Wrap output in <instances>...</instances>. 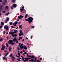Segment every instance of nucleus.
Segmentation results:
<instances>
[{
  "label": "nucleus",
  "mask_w": 62,
  "mask_h": 62,
  "mask_svg": "<svg viewBox=\"0 0 62 62\" xmlns=\"http://www.w3.org/2000/svg\"><path fill=\"white\" fill-rule=\"evenodd\" d=\"M18 41V39H17V38L16 37L14 38L13 39H10L8 41V43L11 45H14L15 44V43L13 42V41Z\"/></svg>",
  "instance_id": "nucleus-1"
},
{
  "label": "nucleus",
  "mask_w": 62,
  "mask_h": 62,
  "mask_svg": "<svg viewBox=\"0 0 62 62\" xmlns=\"http://www.w3.org/2000/svg\"><path fill=\"white\" fill-rule=\"evenodd\" d=\"M28 23L29 22V23H32L33 20V18H32V17H29L28 19Z\"/></svg>",
  "instance_id": "nucleus-2"
},
{
  "label": "nucleus",
  "mask_w": 62,
  "mask_h": 62,
  "mask_svg": "<svg viewBox=\"0 0 62 62\" xmlns=\"http://www.w3.org/2000/svg\"><path fill=\"white\" fill-rule=\"evenodd\" d=\"M4 29H6V31H8V27L7 26H5V27H4Z\"/></svg>",
  "instance_id": "nucleus-3"
},
{
  "label": "nucleus",
  "mask_w": 62,
  "mask_h": 62,
  "mask_svg": "<svg viewBox=\"0 0 62 62\" xmlns=\"http://www.w3.org/2000/svg\"><path fill=\"white\" fill-rule=\"evenodd\" d=\"M17 23H18L16 21L14 23H13V24L14 25V26H16V25H17Z\"/></svg>",
  "instance_id": "nucleus-4"
},
{
  "label": "nucleus",
  "mask_w": 62,
  "mask_h": 62,
  "mask_svg": "<svg viewBox=\"0 0 62 62\" xmlns=\"http://www.w3.org/2000/svg\"><path fill=\"white\" fill-rule=\"evenodd\" d=\"M11 59L13 61H14L15 60V57L13 56H12L11 57Z\"/></svg>",
  "instance_id": "nucleus-5"
},
{
  "label": "nucleus",
  "mask_w": 62,
  "mask_h": 62,
  "mask_svg": "<svg viewBox=\"0 0 62 62\" xmlns=\"http://www.w3.org/2000/svg\"><path fill=\"white\" fill-rule=\"evenodd\" d=\"M17 6V4H14L13 5V8H15V7H16Z\"/></svg>",
  "instance_id": "nucleus-6"
},
{
  "label": "nucleus",
  "mask_w": 62,
  "mask_h": 62,
  "mask_svg": "<svg viewBox=\"0 0 62 62\" xmlns=\"http://www.w3.org/2000/svg\"><path fill=\"white\" fill-rule=\"evenodd\" d=\"M5 46H3V47H2L1 48V50H4L5 49Z\"/></svg>",
  "instance_id": "nucleus-7"
},
{
  "label": "nucleus",
  "mask_w": 62,
  "mask_h": 62,
  "mask_svg": "<svg viewBox=\"0 0 62 62\" xmlns=\"http://www.w3.org/2000/svg\"><path fill=\"white\" fill-rule=\"evenodd\" d=\"M17 36H18V35L17 34H14V35H13V37H16Z\"/></svg>",
  "instance_id": "nucleus-8"
},
{
  "label": "nucleus",
  "mask_w": 62,
  "mask_h": 62,
  "mask_svg": "<svg viewBox=\"0 0 62 62\" xmlns=\"http://www.w3.org/2000/svg\"><path fill=\"white\" fill-rule=\"evenodd\" d=\"M3 7V5H1L0 6V9L1 10H2V8Z\"/></svg>",
  "instance_id": "nucleus-9"
},
{
  "label": "nucleus",
  "mask_w": 62,
  "mask_h": 62,
  "mask_svg": "<svg viewBox=\"0 0 62 62\" xmlns=\"http://www.w3.org/2000/svg\"><path fill=\"white\" fill-rule=\"evenodd\" d=\"M0 24L1 25H4V23L3 22H1V23Z\"/></svg>",
  "instance_id": "nucleus-10"
},
{
  "label": "nucleus",
  "mask_w": 62,
  "mask_h": 62,
  "mask_svg": "<svg viewBox=\"0 0 62 62\" xmlns=\"http://www.w3.org/2000/svg\"><path fill=\"white\" fill-rule=\"evenodd\" d=\"M23 48H24V49H25L26 50H27V48L26 47V46H24V47H23Z\"/></svg>",
  "instance_id": "nucleus-11"
},
{
  "label": "nucleus",
  "mask_w": 62,
  "mask_h": 62,
  "mask_svg": "<svg viewBox=\"0 0 62 62\" xmlns=\"http://www.w3.org/2000/svg\"><path fill=\"white\" fill-rule=\"evenodd\" d=\"M29 61H31V62H34V59H32L31 60H30Z\"/></svg>",
  "instance_id": "nucleus-12"
},
{
  "label": "nucleus",
  "mask_w": 62,
  "mask_h": 62,
  "mask_svg": "<svg viewBox=\"0 0 62 62\" xmlns=\"http://www.w3.org/2000/svg\"><path fill=\"white\" fill-rule=\"evenodd\" d=\"M28 16V15H27V14H26L25 16V18H27Z\"/></svg>",
  "instance_id": "nucleus-13"
},
{
  "label": "nucleus",
  "mask_w": 62,
  "mask_h": 62,
  "mask_svg": "<svg viewBox=\"0 0 62 62\" xmlns=\"http://www.w3.org/2000/svg\"><path fill=\"white\" fill-rule=\"evenodd\" d=\"M22 25H20L19 26V28H21V29H22Z\"/></svg>",
  "instance_id": "nucleus-14"
},
{
  "label": "nucleus",
  "mask_w": 62,
  "mask_h": 62,
  "mask_svg": "<svg viewBox=\"0 0 62 62\" xmlns=\"http://www.w3.org/2000/svg\"><path fill=\"white\" fill-rule=\"evenodd\" d=\"M18 19H19L20 20H21V19H22V17H21L20 16H18Z\"/></svg>",
  "instance_id": "nucleus-15"
},
{
  "label": "nucleus",
  "mask_w": 62,
  "mask_h": 62,
  "mask_svg": "<svg viewBox=\"0 0 62 62\" xmlns=\"http://www.w3.org/2000/svg\"><path fill=\"white\" fill-rule=\"evenodd\" d=\"M9 50V51H11V48H10V47H9L8 48Z\"/></svg>",
  "instance_id": "nucleus-16"
},
{
  "label": "nucleus",
  "mask_w": 62,
  "mask_h": 62,
  "mask_svg": "<svg viewBox=\"0 0 62 62\" xmlns=\"http://www.w3.org/2000/svg\"><path fill=\"white\" fill-rule=\"evenodd\" d=\"M9 13H10L9 12H8L7 13L5 14V15H6V16H8V14H9Z\"/></svg>",
  "instance_id": "nucleus-17"
},
{
  "label": "nucleus",
  "mask_w": 62,
  "mask_h": 62,
  "mask_svg": "<svg viewBox=\"0 0 62 62\" xmlns=\"http://www.w3.org/2000/svg\"><path fill=\"white\" fill-rule=\"evenodd\" d=\"M24 59H25V60H26V61H28V59L27 58L25 57L24 58Z\"/></svg>",
  "instance_id": "nucleus-18"
},
{
  "label": "nucleus",
  "mask_w": 62,
  "mask_h": 62,
  "mask_svg": "<svg viewBox=\"0 0 62 62\" xmlns=\"http://www.w3.org/2000/svg\"><path fill=\"white\" fill-rule=\"evenodd\" d=\"M18 55H19V56H21V54L20 53V52H19V51H18Z\"/></svg>",
  "instance_id": "nucleus-19"
},
{
  "label": "nucleus",
  "mask_w": 62,
  "mask_h": 62,
  "mask_svg": "<svg viewBox=\"0 0 62 62\" xmlns=\"http://www.w3.org/2000/svg\"><path fill=\"white\" fill-rule=\"evenodd\" d=\"M14 32H12V33H11V34L12 37H13V35H14Z\"/></svg>",
  "instance_id": "nucleus-20"
},
{
  "label": "nucleus",
  "mask_w": 62,
  "mask_h": 62,
  "mask_svg": "<svg viewBox=\"0 0 62 62\" xmlns=\"http://www.w3.org/2000/svg\"><path fill=\"white\" fill-rule=\"evenodd\" d=\"M21 39H22V37H20L19 38L18 40H20Z\"/></svg>",
  "instance_id": "nucleus-21"
},
{
  "label": "nucleus",
  "mask_w": 62,
  "mask_h": 62,
  "mask_svg": "<svg viewBox=\"0 0 62 62\" xmlns=\"http://www.w3.org/2000/svg\"><path fill=\"white\" fill-rule=\"evenodd\" d=\"M35 58V56H31V58Z\"/></svg>",
  "instance_id": "nucleus-22"
},
{
  "label": "nucleus",
  "mask_w": 62,
  "mask_h": 62,
  "mask_svg": "<svg viewBox=\"0 0 62 62\" xmlns=\"http://www.w3.org/2000/svg\"><path fill=\"white\" fill-rule=\"evenodd\" d=\"M12 22H9V24H10V25H12Z\"/></svg>",
  "instance_id": "nucleus-23"
},
{
  "label": "nucleus",
  "mask_w": 62,
  "mask_h": 62,
  "mask_svg": "<svg viewBox=\"0 0 62 62\" xmlns=\"http://www.w3.org/2000/svg\"><path fill=\"white\" fill-rule=\"evenodd\" d=\"M9 52H7L6 54H5V56H7L8 54V53Z\"/></svg>",
  "instance_id": "nucleus-24"
},
{
  "label": "nucleus",
  "mask_w": 62,
  "mask_h": 62,
  "mask_svg": "<svg viewBox=\"0 0 62 62\" xmlns=\"http://www.w3.org/2000/svg\"><path fill=\"white\" fill-rule=\"evenodd\" d=\"M3 41V39L2 38H1L0 39V41L2 42Z\"/></svg>",
  "instance_id": "nucleus-25"
},
{
  "label": "nucleus",
  "mask_w": 62,
  "mask_h": 62,
  "mask_svg": "<svg viewBox=\"0 0 62 62\" xmlns=\"http://www.w3.org/2000/svg\"><path fill=\"white\" fill-rule=\"evenodd\" d=\"M17 50L18 51H20V48H19V47H17Z\"/></svg>",
  "instance_id": "nucleus-26"
},
{
  "label": "nucleus",
  "mask_w": 62,
  "mask_h": 62,
  "mask_svg": "<svg viewBox=\"0 0 62 62\" xmlns=\"http://www.w3.org/2000/svg\"><path fill=\"white\" fill-rule=\"evenodd\" d=\"M6 59H7V57H5L3 58V60H5V59L6 60Z\"/></svg>",
  "instance_id": "nucleus-27"
},
{
  "label": "nucleus",
  "mask_w": 62,
  "mask_h": 62,
  "mask_svg": "<svg viewBox=\"0 0 62 62\" xmlns=\"http://www.w3.org/2000/svg\"><path fill=\"white\" fill-rule=\"evenodd\" d=\"M12 2H13V3H14L15 2V0H12Z\"/></svg>",
  "instance_id": "nucleus-28"
},
{
  "label": "nucleus",
  "mask_w": 62,
  "mask_h": 62,
  "mask_svg": "<svg viewBox=\"0 0 62 62\" xmlns=\"http://www.w3.org/2000/svg\"><path fill=\"white\" fill-rule=\"evenodd\" d=\"M6 45L7 47L8 48V43H6Z\"/></svg>",
  "instance_id": "nucleus-29"
},
{
  "label": "nucleus",
  "mask_w": 62,
  "mask_h": 62,
  "mask_svg": "<svg viewBox=\"0 0 62 62\" xmlns=\"http://www.w3.org/2000/svg\"><path fill=\"white\" fill-rule=\"evenodd\" d=\"M6 20L8 21L9 20V18L8 17H7L6 19Z\"/></svg>",
  "instance_id": "nucleus-30"
},
{
  "label": "nucleus",
  "mask_w": 62,
  "mask_h": 62,
  "mask_svg": "<svg viewBox=\"0 0 62 62\" xmlns=\"http://www.w3.org/2000/svg\"><path fill=\"white\" fill-rule=\"evenodd\" d=\"M13 32H14V33H17V32H18V31H16L14 30V31Z\"/></svg>",
  "instance_id": "nucleus-31"
},
{
  "label": "nucleus",
  "mask_w": 62,
  "mask_h": 62,
  "mask_svg": "<svg viewBox=\"0 0 62 62\" xmlns=\"http://www.w3.org/2000/svg\"><path fill=\"white\" fill-rule=\"evenodd\" d=\"M8 21H7V20H5V21H4V22L5 23H8Z\"/></svg>",
  "instance_id": "nucleus-32"
},
{
  "label": "nucleus",
  "mask_w": 62,
  "mask_h": 62,
  "mask_svg": "<svg viewBox=\"0 0 62 62\" xmlns=\"http://www.w3.org/2000/svg\"><path fill=\"white\" fill-rule=\"evenodd\" d=\"M23 44H21L20 45V47H22L23 46Z\"/></svg>",
  "instance_id": "nucleus-33"
},
{
  "label": "nucleus",
  "mask_w": 62,
  "mask_h": 62,
  "mask_svg": "<svg viewBox=\"0 0 62 62\" xmlns=\"http://www.w3.org/2000/svg\"><path fill=\"white\" fill-rule=\"evenodd\" d=\"M19 37H21V34L20 33L19 34Z\"/></svg>",
  "instance_id": "nucleus-34"
},
{
  "label": "nucleus",
  "mask_w": 62,
  "mask_h": 62,
  "mask_svg": "<svg viewBox=\"0 0 62 62\" xmlns=\"http://www.w3.org/2000/svg\"><path fill=\"white\" fill-rule=\"evenodd\" d=\"M4 2H5L6 3H7L8 2V1H7V0H4Z\"/></svg>",
  "instance_id": "nucleus-35"
},
{
  "label": "nucleus",
  "mask_w": 62,
  "mask_h": 62,
  "mask_svg": "<svg viewBox=\"0 0 62 62\" xmlns=\"http://www.w3.org/2000/svg\"><path fill=\"white\" fill-rule=\"evenodd\" d=\"M2 5H5V3L4 2H3L2 3Z\"/></svg>",
  "instance_id": "nucleus-36"
},
{
  "label": "nucleus",
  "mask_w": 62,
  "mask_h": 62,
  "mask_svg": "<svg viewBox=\"0 0 62 62\" xmlns=\"http://www.w3.org/2000/svg\"><path fill=\"white\" fill-rule=\"evenodd\" d=\"M5 8L7 9H8V6H6L5 7Z\"/></svg>",
  "instance_id": "nucleus-37"
},
{
  "label": "nucleus",
  "mask_w": 62,
  "mask_h": 62,
  "mask_svg": "<svg viewBox=\"0 0 62 62\" xmlns=\"http://www.w3.org/2000/svg\"><path fill=\"white\" fill-rule=\"evenodd\" d=\"M2 27H3V25H1L0 26V29H1L2 28Z\"/></svg>",
  "instance_id": "nucleus-38"
},
{
  "label": "nucleus",
  "mask_w": 62,
  "mask_h": 62,
  "mask_svg": "<svg viewBox=\"0 0 62 62\" xmlns=\"http://www.w3.org/2000/svg\"><path fill=\"white\" fill-rule=\"evenodd\" d=\"M20 48L21 50H22V49H23V47L22 46H20Z\"/></svg>",
  "instance_id": "nucleus-39"
},
{
  "label": "nucleus",
  "mask_w": 62,
  "mask_h": 62,
  "mask_svg": "<svg viewBox=\"0 0 62 62\" xmlns=\"http://www.w3.org/2000/svg\"><path fill=\"white\" fill-rule=\"evenodd\" d=\"M12 54H10V57H12Z\"/></svg>",
  "instance_id": "nucleus-40"
},
{
  "label": "nucleus",
  "mask_w": 62,
  "mask_h": 62,
  "mask_svg": "<svg viewBox=\"0 0 62 62\" xmlns=\"http://www.w3.org/2000/svg\"><path fill=\"white\" fill-rule=\"evenodd\" d=\"M20 33H23V31H22V30H21L20 31Z\"/></svg>",
  "instance_id": "nucleus-41"
},
{
  "label": "nucleus",
  "mask_w": 62,
  "mask_h": 62,
  "mask_svg": "<svg viewBox=\"0 0 62 62\" xmlns=\"http://www.w3.org/2000/svg\"><path fill=\"white\" fill-rule=\"evenodd\" d=\"M20 16L21 18H22L23 17V16H22V15H20Z\"/></svg>",
  "instance_id": "nucleus-42"
},
{
  "label": "nucleus",
  "mask_w": 62,
  "mask_h": 62,
  "mask_svg": "<svg viewBox=\"0 0 62 62\" xmlns=\"http://www.w3.org/2000/svg\"><path fill=\"white\" fill-rule=\"evenodd\" d=\"M6 11H2V13H5L6 12Z\"/></svg>",
  "instance_id": "nucleus-43"
},
{
  "label": "nucleus",
  "mask_w": 62,
  "mask_h": 62,
  "mask_svg": "<svg viewBox=\"0 0 62 62\" xmlns=\"http://www.w3.org/2000/svg\"><path fill=\"white\" fill-rule=\"evenodd\" d=\"M25 11H23V13H25Z\"/></svg>",
  "instance_id": "nucleus-44"
},
{
  "label": "nucleus",
  "mask_w": 62,
  "mask_h": 62,
  "mask_svg": "<svg viewBox=\"0 0 62 62\" xmlns=\"http://www.w3.org/2000/svg\"><path fill=\"white\" fill-rule=\"evenodd\" d=\"M11 27L12 28H15V27H14L13 26H11Z\"/></svg>",
  "instance_id": "nucleus-45"
},
{
  "label": "nucleus",
  "mask_w": 62,
  "mask_h": 62,
  "mask_svg": "<svg viewBox=\"0 0 62 62\" xmlns=\"http://www.w3.org/2000/svg\"><path fill=\"white\" fill-rule=\"evenodd\" d=\"M3 32V34L4 35H5V34H6V31H4Z\"/></svg>",
  "instance_id": "nucleus-46"
},
{
  "label": "nucleus",
  "mask_w": 62,
  "mask_h": 62,
  "mask_svg": "<svg viewBox=\"0 0 62 62\" xmlns=\"http://www.w3.org/2000/svg\"><path fill=\"white\" fill-rule=\"evenodd\" d=\"M31 28H35V26H31Z\"/></svg>",
  "instance_id": "nucleus-47"
},
{
  "label": "nucleus",
  "mask_w": 62,
  "mask_h": 62,
  "mask_svg": "<svg viewBox=\"0 0 62 62\" xmlns=\"http://www.w3.org/2000/svg\"><path fill=\"white\" fill-rule=\"evenodd\" d=\"M11 8L12 9H13V7L12 6H11Z\"/></svg>",
  "instance_id": "nucleus-48"
},
{
  "label": "nucleus",
  "mask_w": 62,
  "mask_h": 62,
  "mask_svg": "<svg viewBox=\"0 0 62 62\" xmlns=\"http://www.w3.org/2000/svg\"><path fill=\"white\" fill-rule=\"evenodd\" d=\"M27 57H31V56L29 55L28 56H27Z\"/></svg>",
  "instance_id": "nucleus-49"
},
{
  "label": "nucleus",
  "mask_w": 62,
  "mask_h": 62,
  "mask_svg": "<svg viewBox=\"0 0 62 62\" xmlns=\"http://www.w3.org/2000/svg\"><path fill=\"white\" fill-rule=\"evenodd\" d=\"M20 10L21 12H22V11H23V9L22 8H20Z\"/></svg>",
  "instance_id": "nucleus-50"
},
{
  "label": "nucleus",
  "mask_w": 62,
  "mask_h": 62,
  "mask_svg": "<svg viewBox=\"0 0 62 62\" xmlns=\"http://www.w3.org/2000/svg\"><path fill=\"white\" fill-rule=\"evenodd\" d=\"M12 32V31L10 32H9V34H11Z\"/></svg>",
  "instance_id": "nucleus-51"
},
{
  "label": "nucleus",
  "mask_w": 62,
  "mask_h": 62,
  "mask_svg": "<svg viewBox=\"0 0 62 62\" xmlns=\"http://www.w3.org/2000/svg\"><path fill=\"white\" fill-rule=\"evenodd\" d=\"M17 60H18L19 61H21V60L20 59H17Z\"/></svg>",
  "instance_id": "nucleus-52"
},
{
  "label": "nucleus",
  "mask_w": 62,
  "mask_h": 62,
  "mask_svg": "<svg viewBox=\"0 0 62 62\" xmlns=\"http://www.w3.org/2000/svg\"><path fill=\"white\" fill-rule=\"evenodd\" d=\"M21 43H19V45L18 46V47H20V45H21Z\"/></svg>",
  "instance_id": "nucleus-53"
},
{
  "label": "nucleus",
  "mask_w": 62,
  "mask_h": 62,
  "mask_svg": "<svg viewBox=\"0 0 62 62\" xmlns=\"http://www.w3.org/2000/svg\"><path fill=\"white\" fill-rule=\"evenodd\" d=\"M35 61H37V60H37V57H35Z\"/></svg>",
  "instance_id": "nucleus-54"
},
{
  "label": "nucleus",
  "mask_w": 62,
  "mask_h": 62,
  "mask_svg": "<svg viewBox=\"0 0 62 62\" xmlns=\"http://www.w3.org/2000/svg\"><path fill=\"white\" fill-rule=\"evenodd\" d=\"M21 35H22V36L23 35V32L21 33Z\"/></svg>",
  "instance_id": "nucleus-55"
},
{
  "label": "nucleus",
  "mask_w": 62,
  "mask_h": 62,
  "mask_svg": "<svg viewBox=\"0 0 62 62\" xmlns=\"http://www.w3.org/2000/svg\"><path fill=\"white\" fill-rule=\"evenodd\" d=\"M1 46L2 47H3V46H4V44H2Z\"/></svg>",
  "instance_id": "nucleus-56"
},
{
  "label": "nucleus",
  "mask_w": 62,
  "mask_h": 62,
  "mask_svg": "<svg viewBox=\"0 0 62 62\" xmlns=\"http://www.w3.org/2000/svg\"><path fill=\"white\" fill-rule=\"evenodd\" d=\"M39 60H42V58H40V59H39Z\"/></svg>",
  "instance_id": "nucleus-57"
},
{
  "label": "nucleus",
  "mask_w": 62,
  "mask_h": 62,
  "mask_svg": "<svg viewBox=\"0 0 62 62\" xmlns=\"http://www.w3.org/2000/svg\"><path fill=\"white\" fill-rule=\"evenodd\" d=\"M16 57H20V56H18L16 55Z\"/></svg>",
  "instance_id": "nucleus-58"
},
{
  "label": "nucleus",
  "mask_w": 62,
  "mask_h": 62,
  "mask_svg": "<svg viewBox=\"0 0 62 62\" xmlns=\"http://www.w3.org/2000/svg\"><path fill=\"white\" fill-rule=\"evenodd\" d=\"M37 61L38 62H41L39 61V60H37Z\"/></svg>",
  "instance_id": "nucleus-59"
},
{
  "label": "nucleus",
  "mask_w": 62,
  "mask_h": 62,
  "mask_svg": "<svg viewBox=\"0 0 62 62\" xmlns=\"http://www.w3.org/2000/svg\"><path fill=\"white\" fill-rule=\"evenodd\" d=\"M22 9H23V8H24V6H23L22 7Z\"/></svg>",
  "instance_id": "nucleus-60"
},
{
  "label": "nucleus",
  "mask_w": 62,
  "mask_h": 62,
  "mask_svg": "<svg viewBox=\"0 0 62 62\" xmlns=\"http://www.w3.org/2000/svg\"><path fill=\"white\" fill-rule=\"evenodd\" d=\"M23 53L25 52V51H24L23 49Z\"/></svg>",
  "instance_id": "nucleus-61"
},
{
  "label": "nucleus",
  "mask_w": 62,
  "mask_h": 62,
  "mask_svg": "<svg viewBox=\"0 0 62 62\" xmlns=\"http://www.w3.org/2000/svg\"><path fill=\"white\" fill-rule=\"evenodd\" d=\"M16 42V43H19V41H17Z\"/></svg>",
  "instance_id": "nucleus-62"
},
{
  "label": "nucleus",
  "mask_w": 62,
  "mask_h": 62,
  "mask_svg": "<svg viewBox=\"0 0 62 62\" xmlns=\"http://www.w3.org/2000/svg\"><path fill=\"white\" fill-rule=\"evenodd\" d=\"M28 58L29 59H31V58Z\"/></svg>",
  "instance_id": "nucleus-63"
},
{
  "label": "nucleus",
  "mask_w": 62,
  "mask_h": 62,
  "mask_svg": "<svg viewBox=\"0 0 62 62\" xmlns=\"http://www.w3.org/2000/svg\"><path fill=\"white\" fill-rule=\"evenodd\" d=\"M24 39H23L22 40L23 42V41H24Z\"/></svg>",
  "instance_id": "nucleus-64"
}]
</instances>
